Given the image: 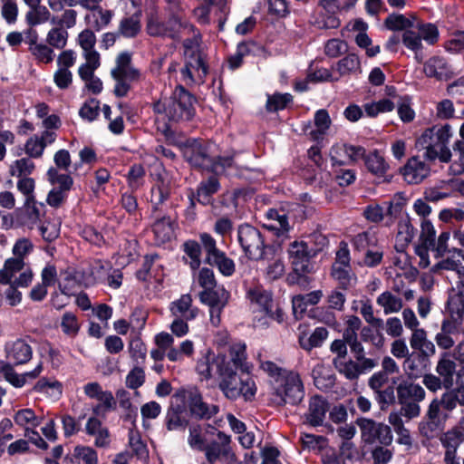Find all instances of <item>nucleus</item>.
Wrapping results in <instances>:
<instances>
[{
  "label": "nucleus",
  "instance_id": "obj_33",
  "mask_svg": "<svg viewBox=\"0 0 464 464\" xmlns=\"http://www.w3.org/2000/svg\"><path fill=\"white\" fill-rule=\"evenodd\" d=\"M33 392L56 401L62 397L63 384L56 379L43 377L36 382Z\"/></svg>",
  "mask_w": 464,
  "mask_h": 464
},
{
  "label": "nucleus",
  "instance_id": "obj_49",
  "mask_svg": "<svg viewBox=\"0 0 464 464\" xmlns=\"http://www.w3.org/2000/svg\"><path fill=\"white\" fill-rule=\"evenodd\" d=\"M334 364L337 371L349 380H354L362 374V371L359 367L358 362L345 358H335Z\"/></svg>",
  "mask_w": 464,
  "mask_h": 464
},
{
  "label": "nucleus",
  "instance_id": "obj_4",
  "mask_svg": "<svg viewBox=\"0 0 464 464\" xmlns=\"http://www.w3.org/2000/svg\"><path fill=\"white\" fill-rule=\"evenodd\" d=\"M451 136V128L449 124L436 125L427 129L419 138L418 143L426 150V156L429 159H439L442 162H448L451 158L448 147Z\"/></svg>",
  "mask_w": 464,
  "mask_h": 464
},
{
  "label": "nucleus",
  "instance_id": "obj_40",
  "mask_svg": "<svg viewBox=\"0 0 464 464\" xmlns=\"http://www.w3.org/2000/svg\"><path fill=\"white\" fill-rule=\"evenodd\" d=\"M229 356L233 365L242 372L249 373L252 365L246 361V346L244 343H236L229 348Z\"/></svg>",
  "mask_w": 464,
  "mask_h": 464
},
{
  "label": "nucleus",
  "instance_id": "obj_54",
  "mask_svg": "<svg viewBox=\"0 0 464 464\" xmlns=\"http://www.w3.org/2000/svg\"><path fill=\"white\" fill-rule=\"evenodd\" d=\"M364 111L369 117H376L380 113L390 112L394 109V103L389 99H382L363 105Z\"/></svg>",
  "mask_w": 464,
  "mask_h": 464
},
{
  "label": "nucleus",
  "instance_id": "obj_35",
  "mask_svg": "<svg viewBox=\"0 0 464 464\" xmlns=\"http://www.w3.org/2000/svg\"><path fill=\"white\" fill-rule=\"evenodd\" d=\"M314 121V129L308 130V129L311 128L310 123H308V127L304 129V131L312 140L318 141L324 139L332 121L329 113L324 109L318 110L315 112Z\"/></svg>",
  "mask_w": 464,
  "mask_h": 464
},
{
  "label": "nucleus",
  "instance_id": "obj_6",
  "mask_svg": "<svg viewBox=\"0 0 464 464\" xmlns=\"http://www.w3.org/2000/svg\"><path fill=\"white\" fill-rule=\"evenodd\" d=\"M247 298L253 313L260 314V317L257 314L255 316L259 325L268 326L270 321H284L283 311L279 307L274 310L272 296L268 292L260 288L250 289L247 292Z\"/></svg>",
  "mask_w": 464,
  "mask_h": 464
},
{
  "label": "nucleus",
  "instance_id": "obj_37",
  "mask_svg": "<svg viewBox=\"0 0 464 464\" xmlns=\"http://www.w3.org/2000/svg\"><path fill=\"white\" fill-rule=\"evenodd\" d=\"M229 293L224 287L203 290L199 294L200 301L208 307H223L227 304Z\"/></svg>",
  "mask_w": 464,
  "mask_h": 464
},
{
  "label": "nucleus",
  "instance_id": "obj_38",
  "mask_svg": "<svg viewBox=\"0 0 464 464\" xmlns=\"http://www.w3.org/2000/svg\"><path fill=\"white\" fill-rule=\"evenodd\" d=\"M211 437L208 432L198 424L188 427V443L194 450L204 451Z\"/></svg>",
  "mask_w": 464,
  "mask_h": 464
},
{
  "label": "nucleus",
  "instance_id": "obj_11",
  "mask_svg": "<svg viewBox=\"0 0 464 464\" xmlns=\"http://www.w3.org/2000/svg\"><path fill=\"white\" fill-rule=\"evenodd\" d=\"M204 452L210 463L221 461L224 464H241L231 449L230 438L220 431L217 433L216 439H210Z\"/></svg>",
  "mask_w": 464,
  "mask_h": 464
},
{
  "label": "nucleus",
  "instance_id": "obj_32",
  "mask_svg": "<svg viewBox=\"0 0 464 464\" xmlns=\"http://www.w3.org/2000/svg\"><path fill=\"white\" fill-rule=\"evenodd\" d=\"M396 391L399 403L413 401H422L425 398L424 389L420 384L409 381L401 382Z\"/></svg>",
  "mask_w": 464,
  "mask_h": 464
},
{
  "label": "nucleus",
  "instance_id": "obj_59",
  "mask_svg": "<svg viewBox=\"0 0 464 464\" xmlns=\"http://www.w3.org/2000/svg\"><path fill=\"white\" fill-rule=\"evenodd\" d=\"M68 33L62 27L52 28L46 35V43L55 49H63L67 44Z\"/></svg>",
  "mask_w": 464,
  "mask_h": 464
},
{
  "label": "nucleus",
  "instance_id": "obj_57",
  "mask_svg": "<svg viewBox=\"0 0 464 464\" xmlns=\"http://www.w3.org/2000/svg\"><path fill=\"white\" fill-rule=\"evenodd\" d=\"M47 177L48 180L54 186V188L65 192H67L72 185V179L69 175L61 174L54 168L49 169L47 171Z\"/></svg>",
  "mask_w": 464,
  "mask_h": 464
},
{
  "label": "nucleus",
  "instance_id": "obj_47",
  "mask_svg": "<svg viewBox=\"0 0 464 464\" xmlns=\"http://www.w3.org/2000/svg\"><path fill=\"white\" fill-rule=\"evenodd\" d=\"M266 215L267 219L270 221V223L265 225L267 229L276 231L277 235L288 231V220L284 211L269 209Z\"/></svg>",
  "mask_w": 464,
  "mask_h": 464
},
{
  "label": "nucleus",
  "instance_id": "obj_41",
  "mask_svg": "<svg viewBox=\"0 0 464 464\" xmlns=\"http://www.w3.org/2000/svg\"><path fill=\"white\" fill-rule=\"evenodd\" d=\"M364 164L366 169L377 177H383L389 169V164L377 150L370 151L365 156Z\"/></svg>",
  "mask_w": 464,
  "mask_h": 464
},
{
  "label": "nucleus",
  "instance_id": "obj_5",
  "mask_svg": "<svg viewBox=\"0 0 464 464\" xmlns=\"http://www.w3.org/2000/svg\"><path fill=\"white\" fill-rule=\"evenodd\" d=\"M304 396V389L301 378L294 372L285 373L271 387L270 401L277 406L296 405L302 401Z\"/></svg>",
  "mask_w": 464,
  "mask_h": 464
},
{
  "label": "nucleus",
  "instance_id": "obj_58",
  "mask_svg": "<svg viewBox=\"0 0 464 464\" xmlns=\"http://www.w3.org/2000/svg\"><path fill=\"white\" fill-rule=\"evenodd\" d=\"M219 183L214 177L208 179L207 181L202 182L198 189V201L202 204H208L210 202L211 195L218 192Z\"/></svg>",
  "mask_w": 464,
  "mask_h": 464
},
{
  "label": "nucleus",
  "instance_id": "obj_42",
  "mask_svg": "<svg viewBox=\"0 0 464 464\" xmlns=\"http://www.w3.org/2000/svg\"><path fill=\"white\" fill-rule=\"evenodd\" d=\"M328 334L329 333L326 328L316 327L310 335L301 334L299 336V344L304 350L311 351L314 348L322 346L328 338Z\"/></svg>",
  "mask_w": 464,
  "mask_h": 464
},
{
  "label": "nucleus",
  "instance_id": "obj_50",
  "mask_svg": "<svg viewBox=\"0 0 464 464\" xmlns=\"http://www.w3.org/2000/svg\"><path fill=\"white\" fill-rule=\"evenodd\" d=\"M35 169L34 163L29 158L15 160L9 166V174L16 178H29Z\"/></svg>",
  "mask_w": 464,
  "mask_h": 464
},
{
  "label": "nucleus",
  "instance_id": "obj_31",
  "mask_svg": "<svg viewBox=\"0 0 464 464\" xmlns=\"http://www.w3.org/2000/svg\"><path fill=\"white\" fill-rule=\"evenodd\" d=\"M43 362H39L37 365L29 372L18 373L14 371V366L11 364L7 367V371L4 374L5 379L15 388H22L25 385L27 380H34L38 378L43 372Z\"/></svg>",
  "mask_w": 464,
  "mask_h": 464
},
{
  "label": "nucleus",
  "instance_id": "obj_48",
  "mask_svg": "<svg viewBox=\"0 0 464 464\" xmlns=\"http://www.w3.org/2000/svg\"><path fill=\"white\" fill-rule=\"evenodd\" d=\"M332 276L343 289L355 285L357 282V276L353 272L351 266H333Z\"/></svg>",
  "mask_w": 464,
  "mask_h": 464
},
{
  "label": "nucleus",
  "instance_id": "obj_2",
  "mask_svg": "<svg viewBox=\"0 0 464 464\" xmlns=\"http://www.w3.org/2000/svg\"><path fill=\"white\" fill-rule=\"evenodd\" d=\"M194 98L182 86H178L169 98L154 103L155 121L158 129L163 131L169 129V122L190 120L195 113Z\"/></svg>",
  "mask_w": 464,
  "mask_h": 464
},
{
  "label": "nucleus",
  "instance_id": "obj_24",
  "mask_svg": "<svg viewBox=\"0 0 464 464\" xmlns=\"http://www.w3.org/2000/svg\"><path fill=\"white\" fill-rule=\"evenodd\" d=\"M83 276V286H92L96 284L104 283L107 272L111 271L108 264H104L102 260H94L86 267H81Z\"/></svg>",
  "mask_w": 464,
  "mask_h": 464
},
{
  "label": "nucleus",
  "instance_id": "obj_23",
  "mask_svg": "<svg viewBox=\"0 0 464 464\" xmlns=\"http://www.w3.org/2000/svg\"><path fill=\"white\" fill-rule=\"evenodd\" d=\"M430 172L426 163L416 157L411 158L401 169L404 180L409 184L420 183Z\"/></svg>",
  "mask_w": 464,
  "mask_h": 464
},
{
  "label": "nucleus",
  "instance_id": "obj_8",
  "mask_svg": "<svg viewBox=\"0 0 464 464\" xmlns=\"http://www.w3.org/2000/svg\"><path fill=\"white\" fill-rule=\"evenodd\" d=\"M211 145L202 146L197 144L186 151V157L191 165L210 170L216 174H222L232 166L233 157L224 156L214 158L209 155Z\"/></svg>",
  "mask_w": 464,
  "mask_h": 464
},
{
  "label": "nucleus",
  "instance_id": "obj_25",
  "mask_svg": "<svg viewBox=\"0 0 464 464\" xmlns=\"http://www.w3.org/2000/svg\"><path fill=\"white\" fill-rule=\"evenodd\" d=\"M327 411V401L321 396H313L309 401L308 410L305 413L306 422L314 427L322 425Z\"/></svg>",
  "mask_w": 464,
  "mask_h": 464
},
{
  "label": "nucleus",
  "instance_id": "obj_39",
  "mask_svg": "<svg viewBox=\"0 0 464 464\" xmlns=\"http://www.w3.org/2000/svg\"><path fill=\"white\" fill-rule=\"evenodd\" d=\"M456 371V363L450 359L448 353H444L438 362L436 372L442 379L443 385L447 388L452 386L453 376Z\"/></svg>",
  "mask_w": 464,
  "mask_h": 464
},
{
  "label": "nucleus",
  "instance_id": "obj_29",
  "mask_svg": "<svg viewBox=\"0 0 464 464\" xmlns=\"http://www.w3.org/2000/svg\"><path fill=\"white\" fill-rule=\"evenodd\" d=\"M332 71L338 74L336 77H339V79L359 74L362 72L360 57L353 53H348L332 66Z\"/></svg>",
  "mask_w": 464,
  "mask_h": 464
},
{
  "label": "nucleus",
  "instance_id": "obj_19",
  "mask_svg": "<svg viewBox=\"0 0 464 464\" xmlns=\"http://www.w3.org/2000/svg\"><path fill=\"white\" fill-rule=\"evenodd\" d=\"M56 133L51 130H44L41 134L31 136L24 143V152L29 159H39L43 156L45 148L53 143Z\"/></svg>",
  "mask_w": 464,
  "mask_h": 464
},
{
  "label": "nucleus",
  "instance_id": "obj_45",
  "mask_svg": "<svg viewBox=\"0 0 464 464\" xmlns=\"http://www.w3.org/2000/svg\"><path fill=\"white\" fill-rule=\"evenodd\" d=\"M312 376L314 385L321 390L330 388L334 385V379L328 366L324 363H317L312 370Z\"/></svg>",
  "mask_w": 464,
  "mask_h": 464
},
{
  "label": "nucleus",
  "instance_id": "obj_56",
  "mask_svg": "<svg viewBox=\"0 0 464 464\" xmlns=\"http://www.w3.org/2000/svg\"><path fill=\"white\" fill-rule=\"evenodd\" d=\"M29 52L38 63L44 64L51 63L55 56L53 49L44 43L31 47Z\"/></svg>",
  "mask_w": 464,
  "mask_h": 464
},
{
  "label": "nucleus",
  "instance_id": "obj_20",
  "mask_svg": "<svg viewBox=\"0 0 464 464\" xmlns=\"http://www.w3.org/2000/svg\"><path fill=\"white\" fill-rule=\"evenodd\" d=\"M330 155L335 163L343 165L350 161L355 162L361 159L364 160L367 154L364 148L361 146L342 144L334 146L331 149Z\"/></svg>",
  "mask_w": 464,
  "mask_h": 464
},
{
  "label": "nucleus",
  "instance_id": "obj_12",
  "mask_svg": "<svg viewBox=\"0 0 464 464\" xmlns=\"http://www.w3.org/2000/svg\"><path fill=\"white\" fill-rule=\"evenodd\" d=\"M420 27L410 28L402 34V44L411 51L417 52L422 48L421 40L429 44H434L439 39L438 28L430 23H423L420 20Z\"/></svg>",
  "mask_w": 464,
  "mask_h": 464
},
{
  "label": "nucleus",
  "instance_id": "obj_44",
  "mask_svg": "<svg viewBox=\"0 0 464 464\" xmlns=\"http://www.w3.org/2000/svg\"><path fill=\"white\" fill-rule=\"evenodd\" d=\"M25 266V261L22 259L17 257L7 258L4 263L3 268L0 269V284L9 285L16 273L23 271Z\"/></svg>",
  "mask_w": 464,
  "mask_h": 464
},
{
  "label": "nucleus",
  "instance_id": "obj_16",
  "mask_svg": "<svg viewBox=\"0 0 464 464\" xmlns=\"http://www.w3.org/2000/svg\"><path fill=\"white\" fill-rule=\"evenodd\" d=\"M5 357L12 365H24L33 357L31 345L23 339L10 341L5 345Z\"/></svg>",
  "mask_w": 464,
  "mask_h": 464
},
{
  "label": "nucleus",
  "instance_id": "obj_46",
  "mask_svg": "<svg viewBox=\"0 0 464 464\" xmlns=\"http://www.w3.org/2000/svg\"><path fill=\"white\" fill-rule=\"evenodd\" d=\"M89 10L91 13L86 14L85 20L87 24L92 25L95 30L100 31L110 24L112 17L111 11L103 10L100 8L99 5Z\"/></svg>",
  "mask_w": 464,
  "mask_h": 464
},
{
  "label": "nucleus",
  "instance_id": "obj_34",
  "mask_svg": "<svg viewBox=\"0 0 464 464\" xmlns=\"http://www.w3.org/2000/svg\"><path fill=\"white\" fill-rule=\"evenodd\" d=\"M175 222L169 217H161L152 224V232L158 245L169 242L174 237Z\"/></svg>",
  "mask_w": 464,
  "mask_h": 464
},
{
  "label": "nucleus",
  "instance_id": "obj_13",
  "mask_svg": "<svg viewBox=\"0 0 464 464\" xmlns=\"http://www.w3.org/2000/svg\"><path fill=\"white\" fill-rule=\"evenodd\" d=\"M403 204L401 202H389L384 208L378 204H371L364 209L365 218L373 223H379L385 219V226L391 227L401 214Z\"/></svg>",
  "mask_w": 464,
  "mask_h": 464
},
{
  "label": "nucleus",
  "instance_id": "obj_30",
  "mask_svg": "<svg viewBox=\"0 0 464 464\" xmlns=\"http://www.w3.org/2000/svg\"><path fill=\"white\" fill-rule=\"evenodd\" d=\"M339 0H321L320 5L323 10L327 14L324 16L321 14L315 21L320 28H337L340 25V21L336 17V13L340 10Z\"/></svg>",
  "mask_w": 464,
  "mask_h": 464
},
{
  "label": "nucleus",
  "instance_id": "obj_62",
  "mask_svg": "<svg viewBox=\"0 0 464 464\" xmlns=\"http://www.w3.org/2000/svg\"><path fill=\"white\" fill-rule=\"evenodd\" d=\"M85 63H82L78 70L80 78L85 81L94 76V71L100 66V54L83 56Z\"/></svg>",
  "mask_w": 464,
  "mask_h": 464
},
{
  "label": "nucleus",
  "instance_id": "obj_14",
  "mask_svg": "<svg viewBox=\"0 0 464 464\" xmlns=\"http://www.w3.org/2000/svg\"><path fill=\"white\" fill-rule=\"evenodd\" d=\"M176 396L187 401L191 413L199 418L208 419L218 411V408L216 405H208L203 401L199 391L195 387L182 389Z\"/></svg>",
  "mask_w": 464,
  "mask_h": 464
},
{
  "label": "nucleus",
  "instance_id": "obj_61",
  "mask_svg": "<svg viewBox=\"0 0 464 464\" xmlns=\"http://www.w3.org/2000/svg\"><path fill=\"white\" fill-rule=\"evenodd\" d=\"M61 328L63 333L69 337H75L80 330V323L76 315L66 312L61 318Z\"/></svg>",
  "mask_w": 464,
  "mask_h": 464
},
{
  "label": "nucleus",
  "instance_id": "obj_9",
  "mask_svg": "<svg viewBox=\"0 0 464 464\" xmlns=\"http://www.w3.org/2000/svg\"><path fill=\"white\" fill-rule=\"evenodd\" d=\"M111 76L115 81V95L124 97L132 84L140 81V73L132 67L130 53H122L117 57L116 66L111 70Z\"/></svg>",
  "mask_w": 464,
  "mask_h": 464
},
{
  "label": "nucleus",
  "instance_id": "obj_53",
  "mask_svg": "<svg viewBox=\"0 0 464 464\" xmlns=\"http://www.w3.org/2000/svg\"><path fill=\"white\" fill-rule=\"evenodd\" d=\"M257 360L259 362L260 369L271 378V387L273 386V382H276L278 379L283 378L285 373L290 372L271 361L263 360L260 353L257 355Z\"/></svg>",
  "mask_w": 464,
  "mask_h": 464
},
{
  "label": "nucleus",
  "instance_id": "obj_27",
  "mask_svg": "<svg viewBox=\"0 0 464 464\" xmlns=\"http://www.w3.org/2000/svg\"><path fill=\"white\" fill-rule=\"evenodd\" d=\"M462 260H464L463 251L455 248L450 251V254L445 258L434 265L431 271L434 273L450 271L459 276L464 270Z\"/></svg>",
  "mask_w": 464,
  "mask_h": 464
},
{
  "label": "nucleus",
  "instance_id": "obj_28",
  "mask_svg": "<svg viewBox=\"0 0 464 464\" xmlns=\"http://www.w3.org/2000/svg\"><path fill=\"white\" fill-rule=\"evenodd\" d=\"M172 316L185 318L186 321H191L198 315V309L192 305L190 295H183L178 300L173 301L169 306Z\"/></svg>",
  "mask_w": 464,
  "mask_h": 464
},
{
  "label": "nucleus",
  "instance_id": "obj_15",
  "mask_svg": "<svg viewBox=\"0 0 464 464\" xmlns=\"http://www.w3.org/2000/svg\"><path fill=\"white\" fill-rule=\"evenodd\" d=\"M287 252L293 270L296 275L303 276L310 272L311 251L305 242H292Z\"/></svg>",
  "mask_w": 464,
  "mask_h": 464
},
{
  "label": "nucleus",
  "instance_id": "obj_63",
  "mask_svg": "<svg viewBox=\"0 0 464 464\" xmlns=\"http://www.w3.org/2000/svg\"><path fill=\"white\" fill-rule=\"evenodd\" d=\"M208 263L217 266L220 273L226 276H229L235 272L234 261L227 257L222 251L212 259H210Z\"/></svg>",
  "mask_w": 464,
  "mask_h": 464
},
{
  "label": "nucleus",
  "instance_id": "obj_18",
  "mask_svg": "<svg viewBox=\"0 0 464 464\" xmlns=\"http://www.w3.org/2000/svg\"><path fill=\"white\" fill-rule=\"evenodd\" d=\"M227 363L224 356L216 355L215 353L208 350L197 361L196 372L201 380L208 381L212 378L214 370H217L219 374V369L224 368Z\"/></svg>",
  "mask_w": 464,
  "mask_h": 464
},
{
  "label": "nucleus",
  "instance_id": "obj_43",
  "mask_svg": "<svg viewBox=\"0 0 464 464\" xmlns=\"http://www.w3.org/2000/svg\"><path fill=\"white\" fill-rule=\"evenodd\" d=\"M385 314H395L401 311L403 306L402 299L391 291L382 292L376 299Z\"/></svg>",
  "mask_w": 464,
  "mask_h": 464
},
{
  "label": "nucleus",
  "instance_id": "obj_64",
  "mask_svg": "<svg viewBox=\"0 0 464 464\" xmlns=\"http://www.w3.org/2000/svg\"><path fill=\"white\" fill-rule=\"evenodd\" d=\"M74 456L81 459L84 464H98V453L97 451L90 447L84 445H78L73 450Z\"/></svg>",
  "mask_w": 464,
  "mask_h": 464
},
{
  "label": "nucleus",
  "instance_id": "obj_60",
  "mask_svg": "<svg viewBox=\"0 0 464 464\" xmlns=\"http://www.w3.org/2000/svg\"><path fill=\"white\" fill-rule=\"evenodd\" d=\"M293 98L290 93H274L267 95L266 110L268 111H277L284 110L291 102Z\"/></svg>",
  "mask_w": 464,
  "mask_h": 464
},
{
  "label": "nucleus",
  "instance_id": "obj_52",
  "mask_svg": "<svg viewBox=\"0 0 464 464\" xmlns=\"http://www.w3.org/2000/svg\"><path fill=\"white\" fill-rule=\"evenodd\" d=\"M14 420L17 425L25 428V430L36 428L41 422V419L29 408L17 411Z\"/></svg>",
  "mask_w": 464,
  "mask_h": 464
},
{
  "label": "nucleus",
  "instance_id": "obj_36",
  "mask_svg": "<svg viewBox=\"0 0 464 464\" xmlns=\"http://www.w3.org/2000/svg\"><path fill=\"white\" fill-rule=\"evenodd\" d=\"M423 72L427 77H433L439 80L447 79L451 74L446 60L440 56H433L428 59L424 63Z\"/></svg>",
  "mask_w": 464,
  "mask_h": 464
},
{
  "label": "nucleus",
  "instance_id": "obj_21",
  "mask_svg": "<svg viewBox=\"0 0 464 464\" xmlns=\"http://www.w3.org/2000/svg\"><path fill=\"white\" fill-rule=\"evenodd\" d=\"M85 433L94 439L93 444L97 448L107 449L110 447L111 439L107 427L96 417H90L84 427Z\"/></svg>",
  "mask_w": 464,
  "mask_h": 464
},
{
  "label": "nucleus",
  "instance_id": "obj_22",
  "mask_svg": "<svg viewBox=\"0 0 464 464\" xmlns=\"http://www.w3.org/2000/svg\"><path fill=\"white\" fill-rule=\"evenodd\" d=\"M58 284L63 294L72 295L77 287L83 285L82 269L70 266L62 270L59 274Z\"/></svg>",
  "mask_w": 464,
  "mask_h": 464
},
{
  "label": "nucleus",
  "instance_id": "obj_17",
  "mask_svg": "<svg viewBox=\"0 0 464 464\" xmlns=\"http://www.w3.org/2000/svg\"><path fill=\"white\" fill-rule=\"evenodd\" d=\"M44 206L37 204L34 198L25 199L24 207L15 211L18 226L33 229L41 221Z\"/></svg>",
  "mask_w": 464,
  "mask_h": 464
},
{
  "label": "nucleus",
  "instance_id": "obj_10",
  "mask_svg": "<svg viewBox=\"0 0 464 464\" xmlns=\"http://www.w3.org/2000/svg\"><path fill=\"white\" fill-rule=\"evenodd\" d=\"M238 242L246 256L254 260L263 258L266 246L258 229L250 225H242L237 231Z\"/></svg>",
  "mask_w": 464,
  "mask_h": 464
},
{
  "label": "nucleus",
  "instance_id": "obj_26",
  "mask_svg": "<svg viewBox=\"0 0 464 464\" xmlns=\"http://www.w3.org/2000/svg\"><path fill=\"white\" fill-rule=\"evenodd\" d=\"M384 24L391 31H403V33L410 28H420V19L413 14H391L385 19Z\"/></svg>",
  "mask_w": 464,
  "mask_h": 464
},
{
  "label": "nucleus",
  "instance_id": "obj_7",
  "mask_svg": "<svg viewBox=\"0 0 464 464\" xmlns=\"http://www.w3.org/2000/svg\"><path fill=\"white\" fill-rule=\"evenodd\" d=\"M157 349L150 352V356L155 361H161L166 356L170 362H181L184 356L190 357L194 353V343L185 340L180 343L179 347L173 346L174 337L172 334L161 332L154 338Z\"/></svg>",
  "mask_w": 464,
  "mask_h": 464
},
{
  "label": "nucleus",
  "instance_id": "obj_3",
  "mask_svg": "<svg viewBox=\"0 0 464 464\" xmlns=\"http://www.w3.org/2000/svg\"><path fill=\"white\" fill-rule=\"evenodd\" d=\"M218 388L228 399L235 401L240 396L246 401L251 400L256 392L255 382L248 376L238 375L227 362L224 368L219 369Z\"/></svg>",
  "mask_w": 464,
  "mask_h": 464
},
{
  "label": "nucleus",
  "instance_id": "obj_51",
  "mask_svg": "<svg viewBox=\"0 0 464 464\" xmlns=\"http://www.w3.org/2000/svg\"><path fill=\"white\" fill-rule=\"evenodd\" d=\"M447 319L464 322V299L463 296L457 294L450 295L447 302Z\"/></svg>",
  "mask_w": 464,
  "mask_h": 464
},
{
  "label": "nucleus",
  "instance_id": "obj_55",
  "mask_svg": "<svg viewBox=\"0 0 464 464\" xmlns=\"http://www.w3.org/2000/svg\"><path fill=\"white\" fill-rule=\"evenodd\" d=\"M77 42L83 51V56H88V54L92 55V53L99 54V53L94 50L96 36L92 31L89 29L82 31L78 34Z\"/></svg>",
  "mask_w": 464,
  "mask_h": 464
},
{
  "label": "nucleus",
  "instance_id": "obj_1",
  "mask_svg": "<svg viewBox=\"0 0 464 464\" xmlns=\"http://www.w3.org/2000/svg\"><path fill=\"white\" fill-rule=\"evenodd\" d=\"M146 31L152 37L172 40L192 34L183 42L185 65L181 69V76L187 84L203 82L208 72L207 56L202 47L201 34L193 24L175 15L164 17L151 14L147 19Z\"/></svg>",
  "mask_w": 464,
  "mask_h": 464
}]
</instances>
